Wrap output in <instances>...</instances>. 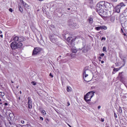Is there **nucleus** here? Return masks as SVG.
I'll list each match as a JSON object with an SVG mask.
<instances>
[{
	"label": "nucleus",
	"mask_w": 127,
	"mask_h": 127,
	"mask_svg": "<svg viewBox=\"0 0 127 127\" xmlns=\"http://www.w3.org/2000/svg\"><path fill=\"white\" fill-rule=\"evenodd\" d=\"M76 38H77L75 37H73V35H70V36L66 38V41L67 42V44L68 45V46H69V47H71V48L74 47L75 46L74 42L76 41Z\"/></svg>",
	"instance_id": "obj_1"
},
{
	"label": "nucleus",
	"mask_w": 127,
	"mask_h": 127,
	"mask_svg": "<svg viewBox=\"0 0 127 127\" xmlns=\"http://www.w3.org/2000/svg\"><path fill=\"white\" fill-rule=\"evenodd\" d=\"M23 44L21 42H12L10 44V47L12 50H15L16 49H20L22 48Z\"/></svg>",
	"instance_id": "obj_2"
},
{
	"label": "nucleus",
	"mask_w": 127,
	"mask_h": 127,
	"mask_svg": "<svg viewBox=\"0 0 127 127\" xmlns=\"http://www.w3.org/2000/svg\"><path fill=\"white\" fill-rule=\"evenodd\" d=\"M95 95V92L90 91L88 92L86 95H84V100L88 103V102L91 101V99L94 97Z\"/></svg>",
	"instance_id": "obj_3"
},
{
	"label": "nucleus",
	"mask_w": 127,
	"mask_h": 127,
	"mask_svg": "<svg viewBox=\"0 0 127 127\" xmlns=\"http://www.w3.org/2000/svg\"><path fill=\"white\" fill-rule=\"evenodd\" d=\"M106 2L105 1H101L99 3L97 4L96 9L97 11H99V10H103L105 9V7H106Z\"/></svg>",
	"instance_id": "obj_4"
},
{
	"label": "nucleus",
	"mask_w": 127,
	"mask_h": 127,
	"mask_svg": "<svg viewBox=\"0 0 127 127\" xmlns=\"http://www.w3.org/2000/svg\"><path fill=\"white\" fill-rule=\"evenodd\" d=\"M99 15L101 16L102 18H107L108 17V11L107 10H100L97 12Z\"/></svg>",
	"instance_id": "obj_5"
},
{
	"label": "nucleus",
	"mask_w": 127,
	"mask_h": 127,
	"mask_svg": "<svg viewBox=\"0 0 127 127\" xmlns=\"http://www.w3.org/2000/svg\"><path fill=\"white\" fill-rule=\"evenodd\" d=\"M42 49L40 48L35 47L33 50L32 56H35V55H38V54H40L41 51Z\"/></svg>",
	"instance_id": "obj_6"
},
{
	"label": "nucleus",
	"mask_w": 127,
	"mask_h": 127,
	"mask_svg": "<svg viewBox=\"0 0 127 127\" xmlns=\"http://www.w3.org/2000/svg\"><path fill=\"white\" fill-rule=\"evenodd\" d=\"M28 106L29 109L32 108V101L31 100V98L30 97H28Z\"/></svg>",
	"instance_id": "obj_7"
},
{
	"label": "nucleus",
	"mask_w": 127,
	"mask_h": 127,
	"mask_svg": "<svg viewBox=\"0 0 127 127\" xmlns=\"http://www.w3.org/2000/svg\"><path fill=\"white\" fill-rule=\"evenodd\" d=\"M18 39H19V36H17L15 35H14L12 39H11V40H13V42H17V41L18 42Z\"/></svg>",
	"instance_id": "obj_8"
},
{
	"label": "nucleus",
	"mask_w": 127,
	"mask_h": 127,
	"mask_svg": "<svg viewBox=\"0 0 127 127\" xmlns=\"http://www.w3.org/2000/svg\"><path fill=\"white\" fill-rule=\"evenodd\" d=\"M26 40V39L22 36H19V39H18V42H23V41H25Z\"/></svg>",
	"instance_id": "obj_9"
},
{
	"label": "nucleus",
	"mask_w": 127,
	"mask_h": 127,
	"mask_svg": "<svg viewBox=\"0 0 127 127\" xmlns=\"http://www.w3.org/2000/svg\"><path fill=\"white\" fill-rule=\"evenodd\" d=\"M121 7H122L121 5H118L115 7L116 12H118V13L121 12Z\"/></svg>",
	"instance_id": "obj_10"
},
{
	"label": "nucleus",
	"mask_w": 127,
	"mask_h": 127,
	"mask_svg": "<svg viewBox=\"0 0 127 127\" xmlns=\"http://www.w3.org/2000/svg\"><path fill=\"white\" fill-rule=\"evenodd\" d=\"M123 73L124 71H122L121 72H119V77L120 81H124V75H123Z\"/></svg>",
	"instance_id": "obj_11"
},
{
	"label": "nucleus",
	"mask_w": 127,
	"mask_h": 127,
	"mask_svg": "<svg viewBox=\"0 0 127 127\" xmlns=\"http://www.w3.org/2000/svg\"><path fill=\"white\" fill-rule=\"evenodd\" d=\"M49 38L50 41L53 42V43H55L56 42V39L53 38V35H50Z\"/></svg>",
	"instance_id": "obj_12"
},
{
	"label": "nucleus",
	"mask_w": 127,
	"mask_h": 127,
	"mask_svg": "<svg viewBox=\"0 0 127 127\" xmlns=\"http://www.w3.org/2000/svg\"><path fill=\"white\" fill-rule=\"evenodd\" d=\"M22 4H23L24 8H28L29 7V6L26 2L23 1V0L22 1Z\"/></svg>",
	"instance_id": "obj_13"
},
{
	"label": "nucleus",
	"mask_w": 127,
	"mask_h": 127,
	"mask_svg": "<svg viewBox=\"0 0 127 127\" xmlns=\"http://www.w3.org/2000/svg\"><path fill=\"white\" fill-rule=\"evenodd\" d=\"M18 8H19V11H20V12H23V8H22V7L21 6V5L18 4Z\"/></svg>",
	"instance_id": "obj_14"
},
{
	"label": "nucleus",
	"mask_w": 127,
	"mask_h": 127,
	"mask_svg": "<svg viewBox=\"0 0 127 127\" xmlns=\"http://www.w3.org/2000/svg\"><path fill=\"white\" fill-rule=\"evenodd\" d=\"M123 62H124V63L123 64V65H122L121 66L118 67V69H119V70H121V69L122 68H123V67H124V66H125V65H126V60H123Z\"/></svg>",
	"instance_id": "obj_15"
},
{
	"label": "nucleus",
	"mask_w": 127,
	"mask_h": 127,
	"mask_svg": "<svg viewBox=\"0 0 127 127\" xmlns=\"http://www.w3.org/2000/svg\"><path fill=\"white\" fill-rule=\"evenodd\" d=\"M88 21L89 22V23H90L91 24H92V23H93V18L89 17L88 18Z\"/></svg>",
	"instance_id": "obj_16"
},
{
	"label": "nucleus",
	"mask_w": 127,
	"mask_h": 127,
	"mask_svg": "<svg viewBox=\"0 0 127 127\" xmlns=\"http://www.w3.org/2000/svg\"><path fill=\"white\" fill-rule=\"evenodd\" d=\"M101 27V29H104V30H107L108 29V27L105 25L100 26Z\"/></svg>",
	"instance_id": "obj_17"
},
{
	"label": "nucleus",
	"mask_w": 127,
	"mask_h": 127,
	"mask_svg": "<svg viewBox=\"0 0 127 127\" xmlns=\"http://www.w3.org/2000/svg\"><path fill=\"white\" fill-rule=\"evenodd\" d=\"M67 92H71L72 91V88L70 86H67Z\"/></svg>",
	"instance_id": "obj_18"
},
{
	"label": "nucleus",
	"mask_w": 127,
	"mask_h": 127,
	"mask_svg": "<svg viewBox=\"0 0 127 127\" xmlns=\"http://www.w3.org/2000/svg\"><path fill=\"white\" fill-rule=\"evenodd\" d=\"M5 94L3 92H0V98H3V96H4Z\"/></svg>",
	"instance_id": "obj_19"
},
{
	"label": "nucleus",
	"mask_w": 127,
	"mask_h": 127,
	"mask_svg": "<svg viewBox=\"0 0 127 127\" xmlns=\"http://www.w3.org/2000/svg\"><path fill=\"white\" fill-rule=\"evenodd\" d=\"M118 112L120 113V114H122L123 113V109H122V107H120L119 109H118Z\"/></svg>",
	"instance_id": "obj_20"
},
{
	"label": "nucleus",
	"mask_w": 127,
	"mask_h": 127,
	"mask_svg": "<svg viewBox=\"0 0 127 127\" xmlns=\"http://www.w3.org/2000/svg\"><path fill=\"white\" fill-rule=\"evenodd\" d=\"M95 30H97V31L101 30V26L95 27Z\"/></svg>",
	"instance_id": "obj_21"
},
{
	"label": "nucleus",
	"mask_w": 127,
	"mask_h": 127,
	"mask_svg": "<svg viewBox=\"0 0 127 127\" xmlns=\"http://www.w3.org/2000/svg\"><path fill=\"white\" fill-rule=\"evenodd\" d=\"M41 114L42 115H43L44 116H45V115H46V111H45V110H42V111L41 112Z\"/></svg>",
	"instance_id": "obj_22"
},
{
	"label": "nucleus",
	"mask_w": 127,
	"mask_h": 127,
	"mask_svg": "<svg viewBox=\"0 0 127 127\" xmlns=\"http://www.w3.org/2000/svg\"><path fill=\"white\" fill-rule=\"evenodd\" d=\"M71 51L72 53H77V50L75 49H72Z\"/></svg>",
	"instance_id": "obj_23"
},
{
	"label": "nucleus",
	"mask_w": 127,
	"mask_h": 127,
	"mask_svg": "<svg viewBox=\"0 0 127 127\" xmlns=\"http://www.w3.org/2000/svg\"><path fill=\"white\" fill-rule=\"evenodd\" d=\"M103 52H107V48L106 47H103Z\"/></svg>",
	"instance_id": "obj_24"
},
{
	"label": "nucleus",
	"mask_w": 127,
	"mask_h": 127,
	"mask_svg": "<svg viewBox=\"0 0 127 127\" xmlns=\"http://www.w3.org/2000/svg\"><path fill=\"white\" fill-rule=\"evenodd\" d=\"M113 71H114V72H118V71H120V70L119 69V68H114L113 69Z\"/></svg>",
	"instance_id": "obj_25"
},
{
	"label": "nucleus",
	"mask_w": 127,
	"mask_h": 127,
	"mask_svg": "<svg viewBox=\"0 0 127 127\" xmlns=\"http://www.w3.org/2000/svg\"><path fill=\"white\" fill-rule=\"evenodd\" d=\"M0 86L1 88H2L3 89H4V85H3V84L2 83H0Z\"/></svg>",
	"instance_id": "obj_26"
},
{
	"label": "nucleus",
	"mask_w": 127,
	"mask_h": 127,
	"mask_svg": "<svg viewBox=\"0 0 127 127\" xmlns=\"http://www.w3.org/2000/svg\"><path fill=\"white\" fill-rule=\"evenodd\" d=\"M114 118H115V119L118 118V115H117L116 112H114Z\"/></svg>",
	"instance_id": "obj_27"
},
{
	"label": "nucleus",
	"mask_w": 127,
	"mask_h": 127,
	"mask_svg": "<svg viewBox=\"0 0 127 127\" xmlns=\"http://www.w3.org/2000/svg\"><path fill=\"white\" fill-rule=\"evenodd\" d=\"M83 74H85V78L88 77V74H86V71H84Z\"/></svg>",
	"instance_id": "obj_28"
},
{
	"label": "nucleus",
	"mask_w": 127,
	"mask_h": 127,
	"mask_svg": "<svg viewBox=\"0 0 127 127\" xmlns=\"http://www.w3.org/2000/svg\"><path fill=\"white\" fill-rule=\"evenodd\" d=\"M100 56H101V57H104V56H105V54L102 53L100 55Z\"/></svg>",
	"instance_id": "obj_29"
},
{
	"label": "nucleus",
	"mask_w": 127,
	"mask_h": 127,
	"mask_svg": "<svg viewBox=\"0 0 127 127\" xmlns=\"http://www.w3.org/2000/svg\"><path fill=\"white\" fill-rule=\"evenodd\" d=\"M9 11H10V12H12L13 11L12 8H9Z\"/></svg>",
	"instance_id": "obj_30"
},
{
	"label": "nucleus",
	"mask_w": 127,
	"mask_h": 127,
	"mask_svg": "<svg viewBox=\"0 0 127 127\" xmlns=\"http://www.w3.org/2000/svg\"><path fill=\"white\" fill-rule=\"evenodd\" d=\"M32 84H33V85H34V86H35V85H36V83H35V82H34V81H32Z\"/></svg>",
	"instance_id": "obj_31"
},
{
	"label": "nucleus",
	"mask_w": 127,
	"mask_h": 127,
	"mask_svg": "<svg viewBox=\"0 0 127 127\" xmlns=\"http://www.w3.org/2000/svg\"><path fill=\"white\" fill-rule=\"evenodd\" d=\"M50 77H51V78H53V75H52V73H50Z\"/></svg>",
	"instance_id": "obj_32"
},
{
	"label": "nucleus",
	"mask_w": 127,
	"mask_h": 127,
	"mask_svg": "<svg viewBox=\"0 0 127 127\" xmlns=\"http://www.w3.org/2000/svg\"><path fill=\"white\" fill-rule=\"evenodd\" d=\"M98 59H99V61H101V59H102V57H99Z\"/></svg>",
	"instance_id": "obj_33"
},
{
	"label": "nucleus",
	"mask_w": 127,
	"mask_h": 127,
	"mask_svg": "<svg viewBox=\"0 0 127 127\" xmlns=\"http://www.w3.org/2000/svg\"><path fill=\"white\" fill-rule=\"evenodd\" d=\"M40 119L41 121H43V120H44L43 117H40Z\"/></svg>",
	"instance_id": "obj_34"
},
{
	"label": "nucleus",
	"mask_w": 127,
	"mask_h": 127,
	"mask_svg": "<svg viewBox=\"0 0 127 127\" xmlns=\"http://www.w3.org/2000/svg\"><path fill=\"white\" fill-rule=\"evenodd\" d=\"M0 105H2V102H1V99L0 98Z\"/></svg>",
	"instance_id": "obj_35"
},
{
	"label": "nucleus",
	"mask_w": 127,
	"mask_h": 127,
	"mask_svg": "<svg viewBox=\"0 0 127 127\" xmlns=\"http://www.w3.org/2000/svg\"><path fill=\"white\" fill-rule=\"evenodd\" d=\"M21 123L22 124H24V120H21Z\"/></svg>",
	"instance_id": "obj_36"
},
{
	"label": "nucleus",
	"mask_w": 127,
	"mask_h": 127,
	"mask_svg": "<svg viewBox=\"0 0 127 127\" xmlns=\"http://www.w3.org/2000/svg\"><path fill=\"white\" fill-rule=\"evenodd\" d=\"M121 31H122V33H124V29H123V28H121Z\"/></svg>",
	"instance_id": "obj_37"
},
{
	"label": "nucleus",
	"mask_w": 127,
	"mask_h": 127,
	"mask_svg": "<svg viewBox=\"0 0 127 127\" xmlns=\"http://www.w3.org/2000/svg\"><path fill=\"white\" fill-rule=\"evenodd\" d=\"M101 64H104V63H105V62H104V61H101Z\"/></svg>",
	"instance_id": "obj_38"
},
{
	"label": "nucleus",
	"mask_w": 127,
	"mask_h": 127,
	"mask_svg": "<svg viewBox=\"0 0 127 127\" xmlns=\"http://www.w3.org/2000/svg\"><path fill=\"white\" fill-rule=\"evenodd\" d=\"M98 110H100V109H101V106H98Z\"/></svg>",
	"instance_id": "obj_39"
},
{
	"label": "nucleus",
	"mask_w": 127,
	"mask_h": 127,
	"mask_svg": "<svg viewBox=\"0 0 127 127\" xmlns=\"http://www.w3.org/2000/svg\"><path fill=\"white\" fill-rule=\"evenodd\" d=\"M7 105H8V104H7V103H4V106H7Z\"/></svg>",
	"instance_id": "obj_40"
},
{
	"label": "nucleus",
	"mask_w": 127,
	"mask_h": 127,
	"mask_svg": "<svg viewBox=\"0 0 127 127\" xmlns=\"http://www.w3.org/2000/svg\"><path fill=\"white\" fill-rule=\"evenodd\" d=\"M113 1H114V2H116V1H118V0H112Z\"/></svg>",
	"instance_id": "obj_41"
},
{
	"label": "nucleus",
	"mask_w": 127,
	"mask_h": 127,
	"mask_svg": "<svg viewBox=\"0 0 127 127\" xmlns=\"http://www.w3.org/2000/svg\"><path fill=\"white\" fill-rule=\"evenodd\" d=\"M3 36L2 35H0V37L1 38H2Z\"/></svg>",
	"instance_id": "obj_42"
},
{
	"label": "nucleus",
	"mask_w": 127,
	"mask_h": 127,
	"mask_svg": "<svg viewBox=\"0 0 127 127\" xmlns=\"http://www.w3.org/2000/svg\"><path fill=\"white\" fill-rule=\"evenodd\" d=\"M1 33H2V31H1V30H0V34H1Z\"/></svg>",
	"instance_id": "obj_43"
},
{
	"label": "nucleus",
	"mask_w": 127,
	"mask_h": 127,
	"mask_svg": "<svg viewBox=\"0 0 127 127\" xmlns=\"http://www.w3.org/2000/svg\"><path fill=\"white\" fill-rule=\"evenodd\" d=\"M123 35H124V36H126L127 35V34L124 33Z\"/></svg>",
	"instance_id": "obj_44"
},
{
	"label": "nucleus",
	"mask_w": 127,
	"mask_h": 127,
	"mask_svg": "<svg viewBox=\"0 0 127 127\" xmlns=\"http://www.w3.org/2000/svg\"><path fill=\"white\" fill-rule=\"evenodd\" d=\"M104 119H101V122H104Z\"/></svg>",
	"instance_id": "obj_45"
},
{
	"label": "nucleus",
	"mask_w": 127,
	"mask_h": 127,
	"mask_svg": "<svg viewBox=\"0 0 127 127\" xmlns=\"http://www.w3.org/2000/svg\"><path fill=\"white\" fill-rule=\"evenodd\" d=\"M39 1H43L44 0H38Z\"/></svg>",
	"instance_id": "obj_46"
},
{
	"label": "nucleus",
	"mask_w": 127,
	"mask_h": 127,
	"mask_svg": "<svg viewBox=\"0 0 127 127\" xmlns=\"http://www.w3.org/2000/svg\"><path fill=\"white\" fill-rule=\"evenodd\" d=\"M20 94H22L21 91H20Z\"/></svg>",
	"instance_id": "obj_47"
},
{
	"label": "nucleus",
	"mask_w": 127,
	"mask_h": 127,
	"mask_svg": "<svg viewBox=\"0 0 127 127\" xmlns=\"http://www.w3.org/2000/svg\"><path fill=\"white\" fill-rule=\"evenodd\" d=\"M67 9H68V10H70V8H68Z\"/></svg>",
	"instance_id": "obj_48"
},
{
	"label": "nucleus",
	"mask_w": 127,
	"mask_h": 127,
	"mask_svg": "<svg viewBox=\"0 0 127 127\" xmlns=\"http://www.w3.org/2000/svg\"><path fill=\"white\" fill-rule=\"evenodd\" d=\"M84 81H85L86 82H87V80H85V79H84Z\"/></svg>",
	"instance_id": "obj_49"
},
{
	"label": "nucleus",
	"mask_w": 127,
	"mask_h": 127,
	"mask_svg": "<svg viewBox=\"0 0 127 127\" xmlns=\"http://www.w3.org/2000/svg\"><path fill=\"white\" fill-rule=\"evenodd\" d=\"M102 39H104V38H102Z\"/></svg>",
	"instance_id": "obj_50"
},
{
	"label": "nucleus",
	"mask_w": 127,
	"mask_h": 127,
	"mask_svg": "<svg viewBox=\"0 0 127 127\" xmlns=\"http://www.w3.org/2000/svg\"><path fill=\"white\" fill-rule=\"evenodd\" d=\"M70 105V104H68V106H69Z\"/></svg>",
	"instance_id": "obj_51"
},
{
	"label": "nucleus",
	"mask_w": 127,
	"mask_h": 127,
	"mask_svg": "<svg viewBox=\"0 0 127 127\" xmlns=\"http://www.w3.org/2000/svg\"><path fill=\"white\" fill-rule=\"evenodd\" d=\"M70 105V104H68V106H69Z\"/></svg>",
	"instance_id": "obj_52"
},
{
	"label": "nucleus",
	"mask_w": 127,
	"mask_h": 127,
	"mask_svg": "<svg viewBox=\"0 0 127 127\" xmlns=\"http://www.w3.org/2000/svg\"><path fill=\"white\" fill-rule=\"evenodd\" d=\"M110 127L109 126H107V127Z\"/></svg>",
	"instance_id": "obj_53"
},
{
	"label": "nucleus",
	"mask_w": 127,
	"mask_h": 127,
	"mask_svg": "<svg viewBox=\"0 0 127 127\" xmlns=\"http://www.w3.org/2000/svg\"><path fill=\"white\" fill-rule=\"evenodd\" d=\"M60 57H61V56H60Z\"/></svg>",
	"instance_id": "obj_54"
}]
</instances>
